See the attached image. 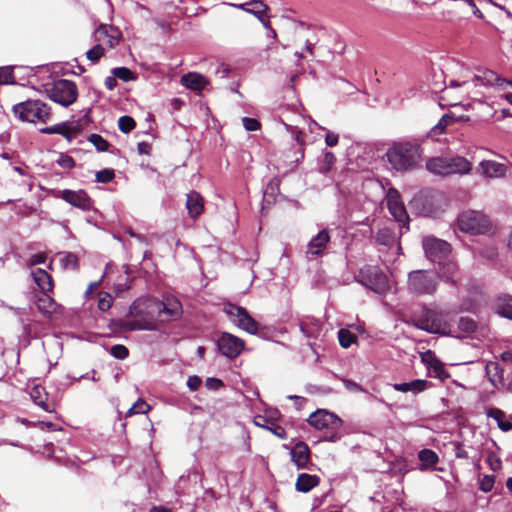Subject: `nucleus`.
<instances>
[{"mask_svg": "<svg viewBox=\"0 0 512 512\" xmlns=\"http://www.w3.org/2000/svg\"><path fill=\"white\" fill-rule=\"evenodd\" d=\"M182 314V304L174 296H165L162 301L150 296L139 297L130 306V330H158Z\"/></svg>", "mask_w": 512, "mask_h": 512, "instance_id": "nucleus-1", "label": "nucleus"}, {"mask_svg": "<svg viewBox=\"0 0 512 512\" xmlns=\"http://www.w3.org/2000/svg\"><path fill=\"white\" fill-rule=\"evenodd\" d=\"M386 157L393 169L404 172L420 166L423 150L417 140L398 141L388 148Z\"/></svg>", "mask_w": 512, "mask_h": 512, "instance_id": "nucleus-2", "label": "nucleus"}, {"mask_svg": "<svg viewBox=\"0 0 512 512\" xmlns=\"http://www.w3.org/2000/svg\"><path fill=\"white\" fill-rule=\"evenodd\" d=\"M504 82V79L500 78L491 70L479 71L471 80L461 82L452 80L443 90V98L449 99L454 96V94H457L460 98L469 97L476 99L478 93L474 91L475 87L501 85Z\"/></svg>", "mask_w": 512, "mask_h": 512, "instance_id": "nucleus-3", "label": "nucleus"}, {"mask_svg": "<svg viewBox=\"0 0 512 512\" xmlns=\"http://www.w3.org/2000/svg\"><path fill=\"white\" fill-rule=\"evenodd\" d=\"M451 320V312L426 306L412 316V323L415 327L428 333L441 335L451 333Z\"/></svg>", "mask_w": 512, "mask_h": 512, "instance_id": "nucleus-4", "label": "nucleus"}, {"mask_svg": "<svg viewBox=\"0 0 512 512\" xmlns=\"http://www.w3.org/2000/svg\"><path fill=\"white\" fill-rule=\"evenodd\" d=\"M438 275L429 270H415L408 274L407 289L411 294L433 295L438 287Z\"/></svg>", "mask_w": 512, "mask_h": 512, "instance_id": "nucleus-5", "label": "nucleus"}, {"mask_svg": "<svg viewBox=\"0 0 512 512\" xmlns=\"http://www.w3.org/2000/svg\"><path fill=\"white\" fill-rule=\"evenodd\" d=\"M48 97L64 107L73 104L78 97V88L75 82L67 79H58L46 85Z\"/></svg>", "mask_w": 512, "mask_h": 512, "instance_id": "nucleus-6", "label": "nucleus"}, {"mask_svg": "<svg viewBox=\"0 0 512 512\" xmlns=\"http://www.w3.org/2000/svg\"><path fill=\"white\" fill-rule=\"evenodd\" d=\"M14 114L22 121L45 123L50 117V109L40 100H27L13 106Z\"/></svg>", "mask_w": 512, "mask_h": 512, "instance_id": "nucleus-7", "label": "nucleus"}, {"mask_svg": "<svg viewBox=\"0 0 512 512\" xmlns=\"http://www.w3.org/2000/svg\"><path fill=\"white\" fill-rule=\"evenodd\" d=\"M307 421L317 430L330 431L331 435L326 440L336 442L340 439L338 431L342 426V420L336 414L325 409H318L310 414Z\"/></svg>", "mask_w": 512, "mask_h": 512, "instance_id": "nucleus-8", "label": "nucleus"}, {"mask_svg": "<svg viewBox=\"0 0 512 512\" xmlns=\"http://www.w3.org/2000/svg\"><path fill=\"white\" fill-rule=\"evenodd\" d=\"M457 226L462 232L476 235L489 231L491 222L482 212L466 210L458 216Z\"/></svg>", "mask_w": 512, "mask_h": 512, "instance_id": "nucleus-9", "label": "nucleus"}, {"mask_svg": "<svg viewBox=\"0 0 512 512\" xmlns=\"http://www.w3.org/2000/svg\"><path fill=\"white\" fill-rule=\"evenodd\" d=\"M359 282L378 294L389 289L387 276L376 266L362 268L359 272Z\"/></svg>", "mask_w": 512, "mask_h": 512, "instance_id": "nucleus-10", "label": "nucleus"}, {"mask_svg": "<svg viewBox=\"0 0 512 512\" xmlns=\"http://www.w3.org/2000/svg\"><path fill=\"white\" fill-rule=\"evenodd\" d=\"M422 244L426 257L432 262L442 263L450 255V244L444 240L427 236L423 239Z\"/></svg>", "mask_w": 512, "mask_h": 512, "instance_id": "nucleus-11", "label": "nucleus"}, {"mask_svg": "<svg viewBox=\"0 0 512 512\" xmlns=\"http://www.w3.org/2000/svg\"><path fill=\"white\" fill-rule=\"evenodd\" d=\"M227 315L231 320L242 330L249 334L255 335L258 333L259 324L247 312V310L240 306L228 305L224 308Z\"/></svg>", "mask_w": 512, "mask_h": 512, "instance_id": "nucleus-12", "label": "nucleus"}, {"mask_svg": "<svg viewBox=\"0 0 512 512\" xmlns=\"http://www.w3.org/2000/svg\"><path fill=\"white\" fill-rule=\"evenodd\" d=\"M56 198L62 199L69 203L73 207H76L82 211H90L93 208V200L88 193L83 190H58L54 193Z\"/></svg>", "mask_w": 512, "mask_h": 512, "instance_id": "nucleus-13", "label": "nucleus"}, {"mask_svg": "<svg viewBox=\"0 0 512 512\" xmlns=\"http://www.w3.org/2000/svg\"><path fill=\"white\" fill-rule=\"evenodd\" d=\"M53 292L40 293L36 296L35 304L43 317L52 320L61 314V305L51 296Z\"/></svg>", "mask_w": 512, "mask_h": 512, "instance_id": "nucleus-14", "label": "nucleus"}, {"mask_svg": "<svg viewBox=\"0 0 512 512\" xmlns=\"http://www.w3.org/2000/svg\"><path fill=\"white\" fill-rule=\"evenodd\" d=\"M220 352L228 358L237 357L244 348V341L230 333H223L218 340Z\"/></svg>", "mask_w": 512, "mask_h": 512, "instance_id": "nucleus-15", "label": "nucleus"}, {"mask_svg": "<svg viewBox=\"0 0 512 512\" xmlns=\"http://www.w3.org/2000/svg\"><path fill=\"white\" fill-rule=\"evenodd\" d=\"M223 4L240 9L248 14L253 15L257 19L265 16L269 11V6L263 0H250L246 3L239 4L223 2Z\"/></svg>", "mask_w": 512, "mask_h": 512, "instance_id": "nucleus-16", "label": "nucleus"}, {"mask_svg": "<svg viewBox=\"0 0 512 512\" xmlns=\"http://www.w3.org/2000/svg\"><path fill=\"white\" fill-rule=\"evenodd\" d=\"M120 33L117 28L111 25H100L94 32L95 41L98 44L114 47L119 41Z\"/></svg>", "mask_w": 512, "mask_h": 512, "instance_id": "nucleus-17", "label": "nucleus"}, {"mask_svg": "<svg viewBox=\"0 0 512 512\" xmlns=\"http://www.w3.org/2000/svg\"><path fill=\"white\" fill-rule=\"evenodd\" d=\"M387 207L392 216L398 222H406L408 219L404 205L400 201V195L395 189H390L387 193Z\"/></svg>", "mask_w": 512, "mask_h": 512, "instance_id": "nucleus-18", "label": "nucleus"}, {"mask_svg": "<svg viewBox=\"0 0 512 512\" xmlns=\"http://www.w3.org/2000/svg\"><path fill=\"white\" fill-rule=\"evenodd\" d=\"M506 166L493 160H483L479 163L477 171L489 179L501 178L506 174Z\"/></svg>", "mask_w": 512, "mask_h": 512, "instance_id": "nucleus-19", "label": "nucleus"}, {"mask_svg": "<svg viewBox=\"0 0 512 512\" xmlns=\"http://www.w3.org/2000/svg\"><path fill=\"white\" fill-rule=\"evenodd\" d=\"M330 241V235L327 230H321L316 236H314L307 244L306 253L309 256H320L323 254Z\"/></svg>", "mask_w": 512, "mask_h": 512, "instance_id": "nucleus-20", "label": "nucleus"}, {"mask_svg": "<svg viewBox=\"0 0 512 512\" xmlns=\"http://www.w3.org/2000/svg\"><path fill=\"white\" fill-rule=\"evenodd\" d=\"M301 332L308 339H318L322 334V323L314 317H304L300 320Z\"/></svg>", "mask_w": 512, "mask_h": 512, "instance_id": "nucleus-21", "label": "nucleus"}, {"mask_svg": "<svg viewBox=\"0 0 512 512\" xmlns=\"http://www.w3.org/2000/svg\"><path fill=\"white\" fill-rule=\"evenodd\" d=\"M31 276L39 288L40 293L54 292V280L46 270L36 268L31 272Z\"/></svg>", "mask_w": 512, "mask_h": 512, "instance_id": "nucleus-22", "label": "nucleus"}, {"mask_svg": "<svg viewBox=\"0 0 512 512\" xmlns=\"http://www.w3.org/2000/svg\"><path fill=\"white\" fill-rule=\"evenodd\" d=\"M40 132L44 134H59L65 137L68 141H71L80 133V128L64 122L51 127L42 128Z\"/></svg>", "mask_w": 512, "mask_h": 512, "instance_id": "nucleus-23", "label": "nucleus"}, {"mask_svg": "<svg viewBox=\"0 0 512 512\" xmlns=\"http://www.w3.org/2000/svg\"><path fill=\"white\" fill-rule=\"evenodd\" d=\"M431 386L432 384L424 379H416L410 382L393 384L394 390L402 393L411 392L413 394L421 393L430 388Z\"/></svg>", "mask_w": 512, "mask_h": 512, "instance_id": "nucleus-24", "label": "nucleus"}, {"mask_svg": "<svg viewBox=\"0 0 512 512\" xmlns=\"http://www.w3.org/2000/svg\"><path fill=\"white\" fill-rule=\"evenodd\" d=\"M208 83V80L203 75L196 72H189L181 77V84L195 91L203 90Z\"/></svg>", "mask_w": 512, "mask_h": 512, "instance_id": "nucleus-25", "label": "nucleus"}, {"mask_svg": "<svg viewBox=\"0 0 512 512\" xmlns=\"http://www.w3.org/2000/svg\"><path fill=\"white\" fill-rule=\"evenodd\" d=\"M292 461L298 468H305L310 457V451L304 442L296 443L291 449Z\"/></svg>", "mask_w": 512, "mask_h": 512, "instance_id": "nucleus-26", "label": "nucleus"}, {"mask_svg": "<svg viewBox=\"0 0 512 512\" xmlns=\"http://www.w3.org/2000/svg\"><path fill=\"white\" fill-rule=\"evenodd\" d=\"M441 276L448 282L456 284L459 280V269L457 264L449 257L438 263Z\"/></svg>", "mask_w": 512, "mask_h": 512, "instance_id": "nucleus-27", "label": "nucleus"}, {"mask_svg": "<svg viewBox=\"0 0 512 512\" xmlns=\"http://www.w3.org/2000/svg\"><path fill=\"white\" fill-rule=\"evenodd\" d=\"M186 207L191 217L195 218L199 216L204 208V201L202 196L196 191H191L189 194H187Z\"/></svg>", "mask_w": 512, "mask_h": 512, "instance_id": "nucleus-28", "label": "nucleus"}, {"mask_svg": "<svg viewBox=\"0 0 512 512\" xmlns=\"http://www.w3.org/2000/svg\"><path fill=\"white\" fill-rule=\"evenodd\" d=\"M426 168L428 171L437 175H450L448 157L431 158L426 162Z\"/></svg>", "mask_w": 512, "mask_h": 512, "instance_id": "nucleus-29", "label": "nucleus"}, {"mask_svg": "<svg viewBox=\"0 0 512 512\" xmlns=\"http://www.w3.org/2000/svg\"><path fill=\"white\" fill-rule=\"evenodd\" d=\"M449 173L452 174H468L471 169V163L464 157H448Z\"/></svg>", "mask_w": 512, "mask_h": 512, "instance_id": "nucleus-30", "label": "nucleus"}, {"mask_svg": "<svg viewBox=\"0 0 512 512\" xmlns=\"http://www.w3.org/2000/svg\"><path fill=\"white\" fill-rule=\"evenodd\" d=\"M319 482L320 479L318 476L302 473L296 480L295 488L299 492L307 493L314 487L318 486Z\"/></svg>", "mask_w": 512, "mask_h": 512, "instance_id": "nucleus-31", "label": "nucleus"}, {"mask_svg": "<svg viewBox=\"0 0 512 512\" xmlns=\"http://www.w3.org/2000/svg\"><path fill=\"white\" fill-rule=\"evenodd\" d=\"M494 309L500 316L512 320V296H499L495 301Z\"/></svg>", "mask_w": 512, "mask_h": 512, "instance_id": "nucleus-32", "label": "nucleus"}, {"mask_svg": "<svg viewBox=\"0 0 512 512\" xmlns=\"http://www.w3.org/2000/svg\"><path fill=\"white\" fill-rule=\"evenodd\" d=\"M487 416L494 419L502 431L508 432L512 429V422L502 410L491 408L487 411Z\"/></svg>", "mask_w": 512, "mask_h": 512, "instance_id": "nucleus-33", "label": "nucleus"}, {"mask_svg": "<svg viewBox=\"0 0 512 512\" xmlns=\"http://www.w3.org/2000/svg\"><path fill=\"white\" fill-rule=\"evenodd\" d=\"M418 458L421 462L420 470H427L432 468L439 461L438 455L431 449H423L419 451Z\"/></svg>", "mask_w": 512, "mask_h": 512, "instance_id": "nucleus-34", "label": "nucleus"}, {"mask_svg": "<svg viewBox=\"0 0 512 512\" xmlns=\"http://www.w3.org/2000/svg\"><path fill=\"white\" fill-rule=\"evenodd\" d=\"M30 396L36 405L40 406L45 411H50V404L48 402V396L43 387L35 386L32 389Z\"/></svg>", "mask_w": 512, "mask_h": 512, "instance_id": "nucleus-35", "label": "nucleus"}, {"mask_svg": "<svg viewBox=\"0 0 512 512\" xmlns=\"http://www.w3.org/2000/svg\"><path fill=\"white\" fill-rule=\"evenodd\" d=\"M486 373L490 377V381L494 386H497V383H501L503 380V369L497 362L487 363Z\"/></svg>", "mask_w": 512, "mask_h": 512, "instance_id": "nucleus-36", "label": "nucleus"}, {"mask_svg": "<svg viewBox=\"0 0 512 512\" xmlns=\"http://www.w3.org/2000/svg\"><path fill=\"white\" fill-rule=\"evenodd\" d=\"M88 141L94 145L97 151L106 152L111 146L110 143L104 139L101 135L93 133L88 136Z\"/></svg>", "mask_w": 512, "mask_h": 512, "instance_id": "nucleus-37", "label": "nucleus"}, {"mask_svg": "<svg viewBox=\"0 0 512 512\" xmlns=\"http://www.w3.org/2000/svg\"><path fill=\"white\" fill-rule=\"evenodd\" d=\"M61 264L64 269H71L73 271L79 270V258L74 253H65L64 257L61 259Z\"/></svg>", "mask_w": 512, "mask_h": 512, "instance_id": "nucleus-38", "label": "nucleus"}, {"mask_svg": "<svg viewBox=\"0 0 512 512\" xmlns=\"http://www.w3.org/2000/svg\"><path fill=\"white\" fill-rule=\"evenodd\" d=\"M376 239L378 243L389 246L395 240L394 232L390 228H382L378 231Z\"/></svg>", "mask_w": 512, "mask_h": 512, "instance_id": "nucleus-39", "label": "nucleus"}, {"mask_svg": "<svg viewBox=\"0 0 512 512\" xmlns=\"http://www.w3.org/2000/svg\"><path fill=\"white\" fill-rule=\"evenodd\" d=\"M338 340L343 348H349L356 341V336L347 329L338 331Z\"/></svg>", "mask_w": 512, "mask_h": 512, "instance_id": "nucleus-40", "label": "nucleus"}, {"mask_svg": "<svg viewBox=\"0 0 512 512\" xmlns=\"http://www.w3.org/2000/svg\"><path fill=\"white\" fill-rule=\"evenodd\" d=\"M429 371L432 377L438 378L442 381L446 380L450 376L440 361H438L435 365L431 366L429 368Z\"/></svg>", "mask_w": 512, "mask_h": 512, "instance_id": "nucleus-41", "label": "nucleus"}, {"mask_svg": "<svg viewBox=\"0 0 512 512\" xmlns=\"http://www.w3.org/2000/svg\"><path fill=\"white\" fill-rule=\"evenodd\" d=\"M458 327L465 333H472L476 329V323L469 317H461L458 322Z\"/></svg>", "mask_w": 512, "mask_h": 512, "instance_id": "nucleus-42", "label": "nucleus"}, {"mask_svg": "<svg viewBox=\"0 0 512 512\" xmlns=\"http://www.w3.org/2000/svg\"><path fill=\"white\" fill-rule=\"evenodd\" d=\"M151 409V406L142 399H138L130 407V415L132 414H145Z\"/></svg>", "mask_w": 512, "mask_h": 512, "instance_id": "nucleus-43", "label": "nucleus"}, {"mask_svg": "<svg viewBox=\"0 0 512 512\" xmlns=\"http://www.w3.org/2000/svg\"><path fill=\"white\" fill-rule=\"evenodd\" d=\"M104 55V48L101 44H96L86 52L87 58L92 62H97Z\"/></svg>", "mask_w": 512, "mask_h": 512, "instance_id": "nucleus-44", "label": "nucleus"}, {"mask_svg": "<svg viewBox=\"0 0 512 512\" xmlns=\"http://www.w3.org/2000/svg\"><path fill=\"white\" fill-rule=\"evenodd\" d=\"M115 174L112 169H103L96 173V181L101 183H109L113 180Z\"/></svg>", "mask_w": 512, "mask_h": 512, "instance_id": "nucleus-45", "label": "nucleus"}, {"mask_svg": "<svg viewBox=\"0 0 512 512\" xmlns=\"http://www.w3.org/2000/svg\"><path fill=\"white\" fill-rule=\"evenodd\" d=\"M495 483V477L493 475H485L481 480L479 484V488L483 492H490Z\"/></svg>", "mask_w": 512, "mask_h": 512, "instance_id": "nucleus-46", "label": "nucleus"}, {"mask_svg": "<svg viewBox=\"0 0 512 512\" xmlns=\"http://www.w3.org/2000/svg\"><path fill=\"white\" fill-rule=\"evenodd\" d=\"M335 161H336V157L332 152H325L324 156H323V160H322V166H321L322 171H324V172L330 171V169L332 168Z\"/></svg>", "mask_w": 512, "mask_h": 512, "instance_id": "nucleus-47", "label": "nucleus"}, {"mask_svg": "<svg viewBox=\"0 0 512 512\" xmlns=\"http://www.w3.org/2000/svg\"><path fill=\"white\" fill-rule=\"evenodd\" d=\"M451 123V117L449 115H444L438 121V123L433 127L432 132L436 134L442 133L445 128Z\"/></svg>", "mask_w": 512, "mask_h": 512, "instance_id": "nucleus-48", "label": "nucleus"}, {"mask_svg": "<svg viewBox=\"0 0 512 512\" xmlns=\"http://www.w3.org/2000/svg\"><path fill=\"white\" fill-rule=\"evenodd\" d=\"M420 357L421 361L427 366L428 369L439 361L435 354L430 350L421 353Z\"/></svg>", "mask_w": 512, "mask_h": 512, "instance_id": "nucleus-49", "label": "nucleus"}, {"mask_svg": "<svg viewBox=\"0 0 512 512\" xmlns=\"http://www.w3.org/2000/svg\"><path fill=\"white\" fill-rule=\"evenodd\" d=\"M110 352L117 359H125L128 356V348L124 345H114Z\"/></svg>", "mask_w": 512, "mask_h": 512, "instance_id": "nucleus-50", "label": "nucleus"}, {"mask_svg": "<svg viewBox=\"0 0 512 512\" xmlns=\"http://www.w3.org/2000/svg\"><path fill=\"white\" fill-rule=\"evenodd\" d=\"M242 123L247 131H257L260 128V123L257 119L244 117Z\"/></svg>", "mask_w": 512, "mask_h": 512, "instance_id": "nucleus-51", "label": "nucleus"}, {"mask_svg": "<svg viewBox=\"0 0 512 512\" xmlns=\"http://www.w3.org/2000/svg\"><path fill=\"white\" fill-rule=\"evenodd\" d=\"M46 259H47V255L45 253H43V252L37 253V254L32 255L28 259L27 265L32 267V266H35L38 264H42V263H45Z\"/></svg>", "mask_w": 512, "mask_h": 512, "instance_id": "nucleus-52", "label": "nucleus"}, {"mask_svg": "<svg viewBox=\"0 0 512 512\" xmlns=\"http://www.w3.org/2000/svg\"><path fill=\"white\" fill-rule=\"evenodd\" d=\"M58 164L66 169H72L75 167V160L69 155H62L58 160Z\"/></svg>", "mask_w": 512, "mask_h": 512, "instance_id": "nucleus-53", "label": "nucleus"}, {"mask_svg": "<svg viewBox=\"0 0 512 512\" xmlns=\"http://www.w3.org/2000/svg\"><path fill=\"white\" fill-rule=\"evenodd\" d=\"M112 304V298L109 294H106L104 297H100L98 300V308L101 311H107L110 309Z\"/></svg>", "mask_w": 512, "mask_h": 512, "instance_id": "nucleus-54", "label": "nucleus"}, {"mask_svg": "<svg viewBox=\"0 0 512 512\" xmlns=\"http://www.w3.org/2000/svg\"><path fill=\"white\" fill-rule=\"evenodd\" d=\"M112 74L124 82H128V67H119L112 70Z\"/></svg>", "mask_w": 512, "mask_h": 512, "instance_id": "nucleus-55", "label": "nucleus"}, {"mask_svg": "<svg viewBox=\"0 0 512 512\" xmlns=\"http://www.w3.org/2000/svg\"><path fill=\"white\" fill-rule=\"evenodd\" d=\"M202 380L200 377L193 375L187 380V386L191 391H196L201 386Z\"/></svg>", "mask_w": 512, "mask_h": 512, "instance_id": "nucleus-56", "label": "nucleus"}, {"mask_svg": "<svg viewBox=\"0 0 512 512\" xmlns=\"http://www.w3.org/2000/svg\"><path fill=\"white\" fill-rule=\"evenodd\" d=\"M338 142H339L338 134L331 132V131H327V133L325 135L326 145L330 146V147H334L338 144Z\"/></svg>", "mask_w": 512, "mask_h": 512, "instance_id": "nucleus-57", "label": "nucleus"}, {"mask_svg": "<svg viewBox=\"0 0 512 512\" xmlns=\"http://www.w3.org/2000/svg\"><path fill=\"white\" fill-rule=\"evenodd\" d=\"M206 387L210 390H218L223 386V382L218 378H208L205 383Z\"/></svg>", "mask_w": 512, "mask_h": 512, "instance_id": "nucleus-58", "label": "nucleus"}, {"mask_svg": "<svg viewBox=\"0 0 512 512\" xmlns=\"http://www.w3.org/2000/svg\"><path fill=\"white\" fill-rule=\"evenodd\" d=\"M267 429L279 438H284L286 436L284 428L274 423H271L270 426H267Z\"/></svg>", "mask_w": 512, "mask_h": 512, "instance_id": "nucleus-59", "label": "nucleus"}, {"mask_svg": "<svg viewBox=\"0 0 512 512\" xmlns=\"http://www.w3.org/2000/svg\"><path fill=\"white\" fill-rule=\"evenodd\" d=\"M342 381L347 390H349L351 392L362 391V388L356 382H354L352 380H348V379H343Z\"/></svg>", "mask_w": 512, "mask_h": 512, "instance_id": "nucleus-60", "label": "nucleus"}, {"mask_svg": "<svg viewBox=\"0 0 512 512\" xmlns=\"http://www.w3.org/2000/svg\"><path fill=\"white\" fill-rule=\"evenodd\" d=\"M287 130L290 131L292 134H295V140L299 143V144H303V132L300 131V130H296V128L292 127V126H289V125H285Z\"/></svg>", "mask_w": 512, "mask_h": 512, "instance_id": "nucleus-61", "label": "nucleus"}, {"mask_svg": "<svg viewBox=\"0 0 512 512\" xmlns=\"http://www.w3.org/2000/svg\"><path fill=\"white\" fill-rule=\"evenodd\" d=\"M118 126H119V129L123 133L128 134V127H129L128 115H123V116L120 117V119L118 121Z\"/></svg>", "mask_w": 512, "mask_h": 512, "instance_id": "nucleus-62", "label": "nucleus"}, {"mask_svg": "<svg viewBox=\"0 0 512 512\" xmlns=\"http://www.w3.org/2000/svg\"><path fill=\"white\" fill-rule=\"evenodd\" d=\"M150 149H151L150 144H148V143H146V142H140V143L138 144V152H139V154H141V155H147V154H149Z\"/></svg>", "mask_w": 512, "mask_h": 512, "instance_id": "nucleus-63", "label": "nucleus"}, {"mask_svg": "<svg viewBox=\"0 0 512 512\" xmlns=\"http://www.w3.org/2000/svg\"><path fill=\"white\" fill-rule=\"evenodd\" d=\"M107 89L112 90L117 85V80L115 76H108L104 82Z\"/></svg>", "mask_w": 512, "mask_h": 512, "instance_id": "nucleus-64", "label": "nucleus"}]
</instances>
